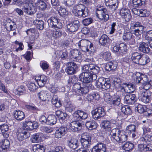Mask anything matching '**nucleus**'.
<instances>
[{"mask_svg":"<svg viewBox=\"0 0 152 152\" xmlns=\"http://www.w3.org/2000/svg\"><path fill=\"white\" fill-rule=\"evenodd\" d=\"M0 145L2 148L4 150H5L9 148L10 143L7 139H4L1 141Z\"/></svg>","mask_w":152,"mask_h":152,"instance_id":"obj_45","label":"nucleus"},{"mask_svg":"<svg viewBox=\"0 0 152 152\" xmlns=\"http://www.w3.org/2000/svg\"><path fill=\"white\" fill-rule=\"evenodd\" d=\"M104 78L103 77L99 78L96 82V85L97 88H102L103 82Z\"/></svg>","mask_w":152,"mask_h":152,"instance_id":"obj_62","label":"nucleus"},{"mask_svg":"<svg viewBox=\"0 0 152 152\" xmlns=\"http://www.w3.org/2000/svg\"><path fill=\"white\" fill-rule=\"evenodd\" d=\"M84 71L89 72L90 74L92 81L95 80L97 79L96 74L98 73L100 68L97 66L92 64L85 65L83 66Z\"/></svg>","mask_w":152,"mask_h":152,"instance_id":"obj_1","label":"nucleus"},{"mask_svg":"<svg viewBox=\"0 0 152 152\" xmlns=\"http://www.w3.org/2000/svg\"><path fill=\"white\" fill-rule=\"evenodd\" d=\"M45 147L42 145L36 144L33 147V151L34 152H45Z\"/></svg>","mask_w":152,"mask_h":152,"instance_id":"obj_36","label":"nucleus"},{"mask_svg":"<svg viewBox=\"0 0 152 152\" xmlns=\"http://www.w3.org/2000/svg\"><path fill=\"white\" fill-rule=\"evenodd\" d=\"M66 110L70 113L74 111L76 108L75 106L71 102L67 101L64 103Z\"/></svg>","mask_w":152,"mask_h":152,"instance_id":"obj_29","label":"nucleus"},{"mask_svg":"<svg viewBox=\"0 0 152 152\" xmlns=\"http://www.w3.org/2000/svg\"><path fill=\"white\" fill-rule=\"evenodd\" d=\"M117 62L115 61L107 62L105 67L106 70L108 71L115 70L117 68Z\"/></svg>","mask_w":152,"mask_h":152,"instance_id":"obj_23","label":"nucleus"},{"mask_svg":"<svg viewBox=\"0 0 152 152\" xmlns=\"http://www.w3.org/2000/svg\"><path fill=\"white\" fill-rule=\"evenodd\" d=\"M141 54L137 52H134L132 54L131 58L133 61L135 63L138 64Z\"/></svg>","mask_w":152,"mask_h":152,"instance_id":"obj_35","label":"nucleus"},{"mask_svg":"<svg viewBox=\"0 0 152 152\" xmlns=\"http://www.w3.org/2000/svg\"><path fill=\"white\" fill-rule=\"evenodd\" d=\"M66 66L67 67L66 71L68 75H72L76 72L77 69V66L76 63L72 62H68L66 64Z\"/></svg>","mask_w":152,"mask_h":152,"instance_id":"obj_14","label":"nucleus"},{"mask_svg":"<svg viewBox=\"0 0 152 152\" xmlns=\"http://www.w3.org/2000/svg\"><path fill=\"white\" fill-rule=\"evenodd\" d=\"M93 45L91 42L86 39L81 40L78 43V46L81 50L85 52L91 51L92 52L94 50Z\"/></svg>","mask_w":152,"mask_h":152,"instance_id":"obj_3","label":"nucleus"},{"mask_svg":"<svg viewBox=\"0 0 152 152\" xmlns=\"http://www.w3.org/2000/svg\"><path fill=\"white\" fill-rule=\"evenodd\" d=\"M124 89L125 92L129 93H130L134 91L135 90L134 86L131 83L125 84Z\"/></svg>","mask_w":152,"mask_h":152,"instance_id":"obj_40","label":"nucleus"},{"mask_svg":"<svg viewBox=\"0 0 152 152\" xmlns=\"http://www.w3.org/2000/svg\"><path fill=\"white\" fill-rule=\"evenodd\" d=\"M68 146L73 149L77 148L79 145V142L77 139H73L68 141Z\"/></svg>","mask_w":152,"mask_h":152,"instance_id":"obj_31","label":"nucleus"},{"mask_svg":"<svg viewBox=\"0 0 152 152\" xmlns=\"http://www.w3.org/2000/svg\"><path fill=\"white\" fill-rule=\"evenodd\" d=\"M138 48L140 51L144 53H148L150 51V49L148 47V44L145 42L141 43Z\"/></svg>","mask_w":152,"mask_h":152,"instance_id":"obj_24","label":"nucleus"},{"mask_svg":"<svg viewBox=\"0 0 152 152\" xmlns=\"http://www.w3.org/2000/svg\"><path fill=\"white\" fill-rule=\"evenodd\" d=\"M30 136V133L25 131H22L21 132H18L17 134L18 139L20 141H22L26 139Z\"/></svg>","mask_w":152,"mask_h":152,"instance_id":"obj_30","label":"nucleus"},{"mask_svg":"<svg viewBox=\"0 0 152 152\" xmlns=\"http://www.w3.org/2000/svg\"><path fill=\"white\" fill-rule=\"evenodd\" d=\"M110 122L107 120H104L102 122V126L105 130L110 131L111 127Z\"/></svg>","mask_w":152,"mask_h":152,"instance_id":"obj_46","label":"nucleus"},{"mask_svg":"<svg viewBox=\"0 0 152 152\" xmlns=\"http://www.w3.org/2000/svg\"><path fill=\"white\" fill-rule=\"evenodd\" d=\"M121 112L123 113V114H122V116H123V114L124 115H130L132 113V111L130 107L127 105L122 106L121 107Z\"/></svg>","mask_w":152,"mask_h":152,"instance_id":"obj_39","label":"nucleus"},{"mask_svg":"<svg viewBox=\"0 0 152 152\" xmlns=\"http://www.w3.org/2000/svg\"><path fill=\"white\" fill-rule=\"evenodd\" d=\"M119 14L122 18L126 21H129L131 19L132 16L129 10L126 8H123L120 10Z\"/></svg>","mask_w":152,"mask_h":152,"instance_id":"obj_10","label":"nucleus"},{"mask_svg":"<svg viewBox=\"0 0 152 152\" xmlns=\"http://www.w3.org/2000/svg\"><path fill=\"white\" fill-rule=\"evenodd\" d=\"M106 12V9L103 7H97L96 11V15L99 19L106 21L109 18V16L107 14Z\"/></svg>","mask_w":152,"mask_h":152,"instance_id":"obj_5","label":"nucleus"},{"mask_svg":"<svg viewBox=\"0 0 152 152\" xmlns=\"http://www.w3.org/2000/svg\"><path fill=\"white\" fill-rule=\"evenodd\" d=\"M134 147V145L129 142H126L123 146V148L126 151H129L132 150Z\"/></svg>","mask_w":152,"mask_h":152,"instance_id":"obj_51","label":"nucleus"},{"mask_svg":"<svg viewBox=\"0 0 152 152\" xmlns=\"http://www.w3.org/2000/svg\"><path fill=\"white\" fill-rule=\"evenodd\" d=\"M144 27L141 26L139 27L138 28L134 29L133 31L134 34L136 36H139L142 34L143 31Z\"/></svg>","mask_w":152,"mask_h":152,"instance_id":"obj_56","label":"nucleus"},{"mask_svg":"<svg viewBox=\"0 0 152 152\" xmlns=\"http://www.w3.org/2000/svg\"><path fill=\"white\" fill-rule=\"evenodd\" d=\"M38 126V124L35 121H25L23 123V127L25 130H32L37 128Z\"/></svg>","mask_w":152,"mask_h":152,"instance_id":"obj_13","label":"nucleus"},{"mask_svg":"<svg viewBox=\"0 0 152 152\" xmlns=\"http://www.w3.org/2000/svg\"><path fill=\"white\" fill-rule=\"evenodd\" d=\"M99 55L101 57L106 61L109 60L111 58V53L109 52H102Z\"/></svg>","mask_w":152,"mask_h":152,"instance_id":"obj_44","label":"nucleus"},{"mask_svg":"<svg viewBox=\"0 0 152 152\" xmlns=\"http://www.w3.org/2000/svg\"><path fill=\"white\" fill-rule=\"evenodd\" d=\"M82 69L83 72L79 76L80 80L81 81L87 85L88 84H91L92 79L89 72L84 71L83 66L82 67Z\"/></svg>","mask_w":152,"mask_h":152,"instance_id":"obj_7","label":"nucleus"},{"mask_svg":"<svg viewBox=\"0 0 152 152\" xmlns=\"http://www.w3.org/2000/svg\"><path fill=\"white\" fill-rule=\"evenodd\" d=\"M67 129L66 127L61 126L56 130L55 133L56 138H59L64 136L66 133Z\"/></svg>","mask_w":152,"mask_h":152,"instance_id":"obj_20","label":"nucleus"},{"mask_svg":"<svg viewBox=\"0 0 152 152\" xmlns=\"http://www.w3.org/2000/svg\"><path fill=\"white\" fill-rule=\"evenodd\" d=\"M80 22L78 20H75L73 22L66 25L67 30L69 32H73L76 31L80 26Z\"/></svg>","mask_w":152,"mask_h":152,"instance_id":"obj_11","label":"nucleus"},{"mask_svg":"<svg viewBox=\"0 0 152 152\" xmlns=\"http://www.w3.org/2000/svg\"><path fill=\"white\" fill-rule=\"evenodd\" d=\"M85 10L80 12H79L78 14H76V15H75L77 16L82 17L83 18H85L88 16V9L87 8Z\"/></svg>","mask_w":152,"mask_h":152,"instance_id":"obj_59","label":"nucleus"},{"mask_svg":"<svg viewBox=\"0 0 152 152\" xmlns=\"http://www.w3.org/2000/svg\"><path fill=\"white\" fill-rule=\"evenodd\" d=\"M58 13L60 16L63 17H65L68 15V12L66 9L61 8L58 11Z\"/></svg>","mask_w":152,"mask_h":152,"instance_id":"obj_61","label":"nucleus"},{"mask_svg":"<svg viewBox=\"0 0 152 152\" xmlns=\"http://www.w3.org/2000/svg\"><path fill=\"white\" fill-rule=\"evenodd\" d=\"M92 152H106V146L102 143L97 144L92 148Z\"/></svg>","mask_w":152,"mask_h":152,"instance_id":"obj_21","label":"nucleus"},{"mask_svg":"<svg viewBox=\"0 0 152 152\" xmlns=\"http://www.w3.org/2000/svg\"><path fill=\"white\" fill-rule=\"evenodd\" d=\"M40 64L41 67L44 71L48 69L49 67V65L48 64L47 62L45 61H41Z\"/></svg>","mask_w":152,"mask_h":152,"instance_id":"obj_64","label":"nucleus"},{"mask_svg":"<svg viewBox=\"0 0 152 152\" xmlns=\"http://www.w3.org/2000/svg\"><path fill=\"white\" fill-rule=\"evenodd\" d=\"M109 39L107 35L104 34L102 35L99 39V42L102 45L104 46L108 43Z\"/></svg>","mask_w":152,"mask_h":152,"instance_id":"obj_41","label":"nucleus"},{"mask_svg":"<svg viewBox=\"0 0 152 152\" xmlns=\"http://www.w3.org/2000/svg\"><path fill=\"white\" fill-rule=\"evenodd\" d=\"M35 0H28V3L24 4L23 10L25 12L30 15L34 14L37 12V9L35 5Z\"/></svg>","mask_w":152,"mask_h":152,"instance_id":"obj_2","label":"nucleus"},{"mask_svg":"<svg viewBox=\"0 0 152 152\" xmlns=\"http://www.w3.org/2000/svg\"><path fill=\"white\" fill-rule=\"evenodd\" d=\"M52 103L56 107H59L61 106L60 100H58V97L56 95L53 96L52 99Z\"/></svg>","mask_w":152,"mask_h":152,"instance_id":"obj_47","label":"nucleus"},{"mask_svg":"<svg viewBox=\"0 0 152 152\" xmlns=\"http://www.w3.org/2000/svg\"><path fill=\"white\" fill-rule=\"evenodd\" d=\"M132 34L131 32H126L124 34L123 38L124 40L128 41L132 39Z\"/></svg>","mask_w":152,"mask_h":152,"instance_id":"obj_60","label":"nucleus"},{"mask_svg":"<svg viewBox=\"0 0 152 152\" xmlns=\"http://www.w3.org/2000/svg\"><path fill=\"white\" fill-rule=\"evenodd\" d=\"M91 137L89 135H82L80 140L82 146L85 148H90L91 144Z\"/></svg>","mask_w":152,"mask_h":152,"instance_id":"obj_15","label":"nucleus"},{"mask_svg":"<svg viewBox=\"0 0 152 152\" xmlns=\"http://www.w3.org/2000/svg\"><path fill=\"white\" fill-rule=\"evenodd\" d=\"M92 86V85L91 84L88 85L86 84L84 85H83L79 93H81L82 94L87 93L88 92L89 89H91L93 87Z\"/></svg>","mask_w":152,"mask_h":152,"instance_id":"obj_43","label":"nucleus"},{"mask_svg":"<svg viewBox=\"0 0 152 152\" xmlns=\"http://www.w3.org/2000/svg\"><path fill=\"white\" fill-rule=\"evenodd\" d=\"M71 58H73V61L80 62L81 61V54L80 51L76 49L71 50L69 54Z\"/></svg>","mask_w":152,"mask_h":152,"instance_id":"obj_16","label":"nucleus"},{"mask_svg":"<svg viewBox=\"0 0 152 152\" xmlns=\"http://www.w3.org/2000/svg\"><path fill=\"white\" fill-rule=\"evenodd\" d=\"M72 115L73 118L77 121L86 119L88 117V115L85 112L79 110L75 111Z\"/></svg>","mask_w":152,"mask_h":152,"instance_id":"obj_9","label":"nucleus"},{"mask_svg":"<svg viewBox=\"0 0 152 152\" xmlns=\"http://www.w3.org/2000/svg\"><path fill=\"white\" fill-rule=\"evenodd\" d=\"M127 136L126 135L124 131L121 130L120 133V135L117 142L119 143H122L125 142L127 140Z\"/></svg>","mask_w":152,"mask_h":152,"instance_id":"obj_48","label":"nucleus"},{"mask_svg":"<svg viewBox=\"0 0 152 152\" xmlns=\"http://www.w3.org/2000/svg\"><path fill=\"white\" fill-rule=\"evenodd\" d=\"M86 126L88 129L92 130L97 128V124L94 121H90L86 123Z\"/></svg>","mask_w":152,"mask_h":152,"instance_id":"obj_38","label":"nucleus"},{"mask_svg":"<svg viewBox=\"0 0 152 152\" xmlns=\"http://www.w3.org/2000/svg\"><path fill=\"white\" fill-rule=\"evenodd\" d=\"M14 116L16 119L19 121L22 120L25 117L24 113L20 110H16L14 111Z\"/></svg>","mask_w":152,"mask_h":152,"instance_id":"obj_28","label":"nucleus"},{"mask_svg":"<svg viewBox=\"0 0 152 152\" xmlns=\"http://www.w3.org/2000/svg\"><path fill=\"white\" fill-rule=\"evenodd\" d=\"M35 79L40 86H43L46 83L47 80V77L44 75L37 76L35 77Z\"/></svg>","mask_w":152,"mask_h":152,"instance_id":"obj_22","label":"nucleus"},{"mask_svg":"<svg viewBox=\"0 0 152 152\" xmlns=\"http://www.w3.org/2000/svg\"><path fill=\"white\" fill-rule=\"evenodd\" d=\"M137 112L140 113H142L145 112H148V114H151L152 113L151 110L147 108L144 105H142L141 104H139L137 106L135 109Z\"/></svg>","mask_w":152,"mask_h":152,"instance_id":"obj_27","label":"nucleus"},{"mask_svg":"<svg viewBox=\"0 0 152 152\" xmlns=\"http://www.w3.org/2000/svg\"><path fill=\"white\" fill-rule=\"evenodd\" d=\"M82 127V125L79 122L72 121L69 124V129L72 132H77L81 129Z\"/></svg>","mask_w":152,"mask_h":152,"instance_id":"obj_12","label":"nucleus"},{"mask_svg":"<svg viewBox=\"0 0 152 152\" xmlns=\"http://www.w3.org/2000/svg\"><path fill=\"white\" fill-rule=\"evenodd\" d=\"M121 131V130L118 129H113L110 132L109 134L110 135L111 137L117 142Z\"/></svg>","mask_w":152,"mask_h":152,"instance_id":"obj_26","label":"nucleus"},{"mask_svg":"<svg viewBox=\"0 0 152 152\" xmlns=\"http://www.w3.org/2000/svg\"><path fill=\"white\" fill-rule=\"evenodd\" d=\"M47 124L48 125H52L56 124L57 122V118L55 115H50L47 118Z\"/></svg>","mask_w":152,"mask_h":152,"instance_id":"obj_37","label":"nucleus"},{"mask_svg":"<svg viewBox=\"0 0 152 152\" xmlns=\"http://www.w3.org/2000/svg\"><path fill=\"white\" fill-rule=\"evenodd\" d=\"M144 83H142L143 86L140 87L139 90H149V89L151 87V85L150 82L146 80Z\"/></svg>","mask_w":152,"mask_h":152,"instance_id":"obj_53","label":"nucleus"},{"mask_svg":"<svg viewBox=\"0 0 152 152\" xmlns=\"http://www.w3.org/2000/svg\"><path fill=\"white\" fill-rule=\"evenodd\" d=\"M152 92L150 90H139L138 94L141 100L145 103H149L151 100Z\"/></svg>","mask_w":152,"mask_h":152,"instance_id":"obj_4","label":"nucleus"},{"mask_svg":"<svg viewBox=\"0 0 152 152\" xmlns=\"http://www.w3.org/2000/svg\"><path fill=\"white\" fill-rule=\"evenodd\" d=\"M83 84V83H76L74 85L73 89L76 92L78 91L80 92V90Z\"/></svg>","mask_w":152,"mask_h":152,"instance_id":"obj_57","label":"nucleus"},{"mask_svg":"<svg viewBox=\"0 0 152 152\" xmlns=\"http://www.w3.org/2000/svg\"><path fill=\"white\" fill-rule=\"evenodd\" d=\"M48 22L49 27L61 29L62 27V23L58 20L57 18L53 17L50 18L48 20Z\"/></svg>","mask_w":152,"mask_h":152,"instance_id":"obj_8","label":"nucleus"},{"mask_svg":"<svg viewBox=\"0 0 152 152\" xmlns=\"http://www.w3.org/2000/svg\"><path fill=\"white\" fill-rule=\"evenodd\" d=\"M87 8H88L84 5L82 4H79L74 6L72 10V12L75 15H76V14H78L79 12H80Z\"/></svg>","mask_w":152,"mask_h":152,"instance_id":"obj_25","label":"nucleus"},{"mask_svg":"<svg viewBox=\"0 0 152 152\" xmlns=\"http://www.w3.org/2000/svg\"><path fill=\"white\" fill-rule=\"evenodd\" d=\"M31 140L33 143L39 142L40 141V138L39 137V134L36 133L32 135L31 136Z\"/></svg>","mask_w":152,"mask_h":152,"instance_id":"obj_55","label":"nucleus"},{"mask_svg":"<svg viewBox=\"0 0 152 152\" xmlns=\"http://www.w3.org/2000/svg\"><path fill=\"white\" fill-rule=\"evenodd\" d=\"M120 53H124L126 52L127 49L126 45L124 43H122L119 44Z\"/></svg>","mask_w":152,"mask_h":152,"instance_id":"obj_63","label":"nucleus"},{"mask_svg":"<svg viewBox=\"0 0 152 152\" xmlns=\"http://www.w3.org/2000/svg\"><path fill=\"white\" fill-rule=\"evenodd\" d=\"M133 76L137 83H144L146 81L147 79L143 74L139 72H136L134 75Z\"/></svg>","mask_w":152,"mask_h":152,"instance_id":"obj_17","label":"nucleus"},{"mask_svg":"<svg viewBox=\"0 0 152 152\" xmlns=\"http://www.w3.org/2000/svg\"><path fill=\"white\" fill-rule=\"evenodd\" d=\"M105 2L106 5L112 9L113 11L115 10L118 6V0H105Z\"/></svg>","mask_w":152,"mask_h":152,"instance_id":"obj_19","label":"nucleus"},{"mask_svg":"<svg viewBox=\"0 0 152 152\" xmlns=\"http://www.w3.org/2000/svg\"><path fill=\"white\" fill-rule=\"evenodd\" d=\"M92 117L95 120H98L105 115L104 109L101 107H98L92 111L91 112Z\"/></svg>","mask_w":152,"mask_h":152,"instance_id":"obj_6","label":"nucleus"},{"mask_svg":"<svg viewBox=\"0 0 152 152\" xmlns=\"http://www.w3.org/2000/svg\"><path fill=\"white\" fill-rule=\"evenodd\" d=\"M59 29H55L52 31V36L55 38L60 37L62 35L63 31Z\"/></svg>","mask_w":152,"mask_h":152,"instance_id":"obj_49","label":"nucleus"},{"mask_svg":"<svg viewBox=\"0 0 152 152\" xmlns=\"http://www.w3.org/2000/svg\"><path fill=\"white\" fill-rule=\"evenodd\" d=\"M124 102L127 104H132L136 102V95L134 94H126L124 96Z\"/></svg>","mask_w":152,"mask_h":152,"instance_id":"obj_18","label":"nucleus"},{"mask_svg":"<svg viewBox=\"0 0 152 152\" xmlns=\"http://www.w3.org/2000/svg\"><path fill=\"white\" fill-rule=\"evenodd\" d=\"M150 59L149 57L146 55H141L139 64L144 65L150 61Z\"/></svg>","mask_w":152,"mask_h":152,"instance_id":"obj_34","label":"nucleus"},{"mask_svg":"<svg viewBox=\"0 0 152 152\" xmlns=\"http://www.w3.org/2000/svg\"><path fill=\"white\" fill-rule=\"evenodd\" d=\"M102 88L107 90L109 89L111 86L110 81L107 79L104 78L103 82Z\"/></svg>","mask_w":152,"mask_h":152,"instance_id":"obj_54","label":"nucleus"},{"mask_svg":"<svg viewBox=\"0 0 152 152\" xmlns=\"http://www.w3.org/2000/svg\"><path fill=\"white\" fill-rule=\"evenodd\" d=\"M145 39L148 41V42L150 48H152V30L148 31L146 33Z\"/></svg>","mask_w":152,"mask_h":152,"instance_id":"obj_42","label":"nucleus"},{"mask_svg":"<svg viewBox=\"0 0 152 152\" xmlns=\"http://www.w3.org/2000/svg\"><path fill=\"white\" fill-rule=\"evenodd\" d=\"M151 145H146L143 144H139L138 145V151L140 152H145L151 151L152 149L150 148Z\"/></svg>","mask_w":152,"mask_h":152,"instance_id":"obj_33","label":"nucleus"},{"mask_svg":"<svg viewBox=\"0 0 152 152\" xmlns=\"http://www.w3.org/2000/svg\"><path fill=\"white\" fill-rule=\"evenodd\" d=\"M35 7L41 10H44L47 8L46 3L42 0H38L35 3Z\"/></svg>","mask_w":152,"mask_h":152,"instance_id":"obj_32","label":"nucleus"},{"mask_svg":"<svg viewBox=\"0 0 152 152\" xmlns=\"http://www.w3.org/2000/svg\"><path fill=\"white\" fill-rule=\"evenodd\" d=\"M37 28L40 30H42L44 28V22L42 20H36L34 22Z\"/></svg>","mask_w":152,"mask_h":152,"instance_id":"obj_52","label":"nucleus"},{"mask_svg":"<svg viewBox=\"0 0 152 152\" xmlns=\"http://www.w3.org/2000/svg\"><path fill=\"white\" fill-rule=\"evenodd\" d=\"M48 93L45 90L41 91L38 94L39 97L42 101H45L47 100Z\"/></svg>","mask_w":152,"mask_h":152,"instance_id":"obj_50","label":"nucleus"},{"mask_svg":"<svg viewBox=\"0 0 152 152\" xmlns=\"http://www.w3.org/2000/svg\"><path fill=\"white\" fill-rule=\"evenodd\" d=\"M137 126H136L134 124H131L128 126L126 128V129L128 131V133L129 132L131 133L132 132H135L136 129L137 128Z\"/></svg>","mask_w":152,"mask_h":152,"instance_id":"obj_58","label":"nucleus"}]
</instances>
